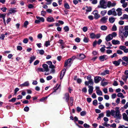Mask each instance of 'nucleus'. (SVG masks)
Here are the masks:
<instances>
[{
    "instance_id": "f257e3e1",
    "label": "nucleus",
    "mask_w": 128,
    "mask_h": 128,
    "mask_svg": "<svg viewBox=\"0 0 128 128\" xmlns=\"http://www.w3.org/2000/svg\"><path fill=\"white\" fill-rule=\"evenodd\" d=\"M119 108L116 107V109L115 111V116H114L115 118H116L118 119H120L122 115L120 114V112L119 109Z\"/></svg>"
},
{
    "instance_id": "f03ea898",
    "label": "nucleus",
    "mask_w": 128,
    "mask_h": 128,
    "mask_svg": "<svg viewBox=\"0 0 128 128\" xmlns=\"http://www.w3.org/2000/svg\"><path fill=\"white\" fill-rule=\"evenodd\" d=\"M108 15H112L114 16H116L117 15V13L115 11V9L113 8L108 11Z\"/></svg>"
},
{
    "instance_id": "7ed1b4c3",
    "label": "nucleus",
    "mask_w": 128,
    "mask_h": 128,
    "mask_svg": "<svg viewBox=\"0 0 128 128\" xmlns=\"http://www.w3.org/2000/svg\"><path fill=\"white\" fill-rule=\"evenodd\" d=\"M36 18L37 20H35V22L36 23L38 24L40 22H44V19L43 17H40L39 16H36Z\"/></svg>"
},
{
    "instance_id": "20e7f679",
    "label": "nucleus",
    "mask_w": 128,
    "mask_h": 128,
    "mask_svg": "<svg viewBox=\"0 0 128 128\" xmlns=\"http://www.w3.org/2000/svg\"><path fill=\"white\" fill-rule=\"evenodd\" d=\"M100 8H107V6L106 4V3L104 0H102L100 1Z\"/></svg>"
},
{
    "instance_id": "39448f33",
    "label": "nucleus",
    "mask_w": 128,
    "mask_h": 128,
    "mask_svg": "<svg viewBox=\"0 0 128 128\" xmlns=\"http://www.w3.org/2000/svg\"><path fill=\"white\" fill-rule=\"evenodd\" d=\"M71 60V58H70L67 60H66L65 61L64 66L65 67L67 66H70L72 64Z\"/></svg>"
},
{
    "instance_id": "423d86ee",
    "label": "nucleus",
    "mask_w": 128,
    "mask_h": 128,
    "mask_svg": "<svg viewBox=\"0 0 128 128\" xmlns=\"http://www.w3.org/2000/svg\"><path fill=\"white\" fill-rule=\"evenodd\" d=\"M108 59V56L106 55H103L100 56L98 58L99 60L101 62L106 60Z\"/></svg>"
},
{
    "instance_id": "0eeeda50",
    "label": "nucleus",
    "mask_w": 128,
    "mask_h": 128,
    "mask_svg": "<svg viewBox=\"0 0 128 128\" xmlns=\"http://www.w3.org/2000/svg\"><path fill=\"white\" fill-rule=\"evenodd\" d=\"M124 32V29L122 26L120 28L119 31V36L122 38H124L123 33Z\"/></svg>"
},
{
    "instance_id": "6e6552de",
    "label": "nucleus",
    "mask_w": 128,
    "mask_h": 128,
    "mask_svg": "<svg viewBox=\"0 0 128 128\" xmlns=\"http://www.w3.org/2000/svg\"><path fill=\"white\" fill-rule=\"evenodd\" d=\"M108 16H106L102 17L100 20V22L102 24H105L107 21Z\"/></svg>"
},
{
    "instance_id": "1a4fd4ad",
    "label": "nucleus",
    "mask_w": 128,
    "mask_h": 128,
    "mask_svg": "<svg viewBox=\"0 0 128 128\" xmlns=\"http://www.w3.org/2000/svg\"><path fill=\"white\" fill-rule=\"evenodd\" d=\"M116 4L115 2H112L110 1H108L107 3L106 6L108 8H110L111 7H113L115 6Z\"/></svg>"
},
{
    "instance_id": "9d476101",
    "label": "nucleus",
    "mask_w": 128,
    "mask_h": 128,
    "mask_svg": "<svg viewBox=\"0 0 128 128\" xmlns=\"http://www.w3.org/2000/svg\"><path fill=\"white\" fill-rule=\"evenodd\" d=\"M63 98L66 101L69 105L68 100L69 99V95L68 93H65L64 95Z\"/></svg>"
},
{
    "instance_id": "9b49d317",
    "label": "nucleus",
    "mask_w": 128,
    "mask_h": 128,
    "mask_svg": "<svg viewBox=\"0 0 128 128\" xmlns=\"http://www.w3.org/2000/svg\"><path fill=\"white\" fill-rule=\"evenodd\" d=\"M93 13L94 16V18L95 19H97L100 17V16L98 14V12L97 10L94 11Z\"/></svg>"
},
{
    "instance_id": "f8f14e48",
    "label": "nucleus",
    "mask_w": 128,
    "mask_h": 128,
    "mask_svg": "<svg viewBox=\"0 0 128 128\" xmlns=\"http://www.w3.org/2000/svg\"><path fill=\"white\" fill-rule=\"evenodd\" d=\"M101 78L99 76H96L94 78V80L95 82L98 83L101 80Z\"/></svg>"
},
{
    "instance_id": "ddd939ff",
    "label": "nucleus",
    "mask_w": 128,
    "mask_h": 128,
    "mask_svg": "<svg viewBox=\"0 0 128 128\" xmlns=\"http://www.w3.org/2000/svg\"><path fill=\"white\" fill-rule=\"evenodd\" d=\"M121 60H122L121 59H120L117 61H114L112 63L115 65V66H117L119 65Z\"/></svg>"
},
{
    "instance_id": "4468645a",
    "label": "nucleus",
    "mask_w": 128,
    "mask_h": 128,
    "mask_svg": "<svg viewBox=\"0 0 128 128\" xmlns=\"http://www.w3.org/2000/svg\"><path fill=\"white\" fill-rule=\"evenodd\" d=\"M42 66L45 72H47L49 71L48 66L47 64H43L42 65Z\"/></svg>"
},
{
    "instance_id": "2eb2a0df",
    "label": "nucleus",
    "mask_w": 128,
    "mask_h": 128,
    "mask_svg": "<svg viewBox=\"0 0 128 128\" xmlns=\"http://www.w3.org/2000/svg\"><path fill=\"white\" fill-rule=\"evenodd\" d=\"M112 38H113L112 34H109L106 37V41L108 42L112 40Z\"/></svg>"
},
{
    "instance_id": "dca6fc26",
    "label": "nucleus",
    "mask_w": 128,
    "mask_h": 128,
    "mask_svg": "<svg viewBox=\"0 0 128 128\" xmlns=\"http://www.w3.org/2000/svg\"><path fill=\"white\" fill-rule=\"evenodd\" d=\"M94 83L92 79L88 80V81H86L85 82V84L86 85L88 86L89 84L93 85Z\"/></svg>"
},
{
    "instance_id": "f3484780",
    "label": "nucleus",
    "mask_w": 128,
    "mask_h": 128,
    "mask_svg": "<svg viewBox=\"0 0 128 128\" xmlns=\"http://www.w3.org/2000/svg\"><path fill=\"white\" fill-rule=\"evenodd\" d=\"M122 9L120 8H118L116 10L117 12V14L118 16H120L122 15Z\"/></svg>"
},
{
    "instance_id": "a211bd4d",
    "label": "nucleus",
    "mask_w": 128,
    "mask_h": 128,
    "mask_svg": "<svg viewBox=\"0 0 128 128\" xmlns=\"http://www.w3.org/2000/svg\"><path fill=\"white\" fill-rule=\"evenodd\" d=\"M116 18L112 16L110 17L108 19L109 22L111 23H113L115 21Z\"/></svg>"
},
{
    "instance_id": "6ab92c4d",
    "label": "nucleus",
    "mask_w": 128,
    "mask_h": 128,
    "mask_svg": "<svg viewBox=\"0 0 128 128\" xmlns=\"http://www.w3.org/2000/svg\"><path fill=\"white\" fill-rule=\"evenodd\" d=\"M88 88H89L88 90L89 94H90L93 92V87L91 86H88Z\"/></svg>"
},
{
    "instance_id": "aec40b11",
    "label": "nucleus",
    "mask_w": 128,
    "mask_h": 128,
    "mask_svg": "<svg viewBox=\"0 0 128 128\" xmlns=\"http://www.w3.org/2000/svg\"><path fill=\"white\" fill-rule=\"evenodd\" d=\"M66 71V70L65 69H63L61 73L60 77V79H62V78L64 76V74Z\"/></svg>"
},
{
    "instance_id": "412c9836",
    "label": "nucleus",
    "mask_w": 128,
    "mask_h": 128,
    "mask_svg": "<svg viewBox=\"0 0 128 128\" xmlns=\"http://www.w3.org/2000/svg\"><path fill=\"white\" fill-rule=\"evenodd\" d=\"M112 42L114 45L119 44H120V41L118 40H113L112 41Z\"/></svg>"
},
{
    "instance_id": "4be33fe9",
    "label": "nucleus",
    "mask_w": 128,
    "mask_h": 128,
    "mask_svg": "<svg viewBox=\"0 0 128 128\" xmlns=\"http://www.w3.org/2000/svg\"><path fill=\"white\" fill-rule=\"evenodd\" d=\"M47 20L49 22H52L54 21V20L53 17L51 16H49L46 18Z\"/></svg>"
},
{
    "instance_id": "5701e85b",
    "label": "nucleus",
    "mask_w": 128,
    "mask_h": 128,
    "mask_svg": "<svg viewBox=\"0 0 128 128\" xmlns=\"http://www.w3.org/2000/svg\"><path fill=\"white\" fill-rule=\"evenodd\" d=\"M29 84L28 81H26L24 82L23 84H21L20 86L21 87L27 86H29Z\"/></svg>"
},
{
    "instance_id": "b1692460",
    "label": "nucleus",
    "mask_w": 128,
    "mask_h": 128,
    "mask_svg": "<svg viewBox=\"0 0 128 128\" xmlns=\"http://www.w3.org/2000/svg\"><path fill=\"white\" fill-rule=\"evenodd\" d=\"M122 116L124 120L127 121H128V117L126 113H123L122 114Z\"/></svg>"
},
{
    "instance_id": "393cba45",
    "label": "nucleus",
    "mask_w": 128,
    "mask_h": 128,
    "mask_svg": "<svg viewBox=\"0 0 128 128\" xmlns=\"http://www.w3.org/2000/svg\"><path fill=\"white\" fill-rule=\"evenodd\" d=\"M46 2V4L47 5H49L51 4L53 0H45Z\"/></svg>"
},
{
    "instance_id": "a878e982",
    "label": "nucleus",
    "mask_w": 128,
    "mask_h": 128,
    "mask_svg": "<svg viewBox=\"0 0 128 128\" xmlns=\"http://www.w3.org/2000/svg\"><path fill=\"white\" fill-rule=\"evenodd\" d=\"M85 57L84 55L83 54H81L79 56V59L82 60L84 59Z\"/></svg>"
},
{
    "instance_id": "bb28decb",
    "label": "nucleus",
    "mask_w": 128,
    "mask_h": 128,
    "mask_svg": "<svg viewBox=\"0 0 128 128\" xmlns=\"http://www.w3.org/2000/svg\"><path fill=\"white\" fill-rule=\"evenodd\" d=\"M36 58V56H31L30 58V60H29L30 63L31 64L32 62Z\"/></svg>"
},
{
    "instance_id": "cd10ccee",
    "label": "nucleus",
    "mask_w": 128,
    "mask_h": 128,
    "mask_svg": "<svg viewBox=\"0 0 128 128\" xmlns=\"http://www.w3.org/2000/svg\"><path fill=\"white\" fill-rule=\"evenodd\" d=\"M90 38L92 39L95 38V34L94 33L92 32L89 33Z\"/></svg>"
},
{
    "instance_id": "c85d7f7f",
    "label": "nucleus",
    "mask_w": 128,
    "mask_h": 128,
    "mask_svg": "<svg viewBox=\"0 0 128 128\" xmlns=\"http://www.w3.org/2000/svg\"><path fill=\"white\" fill-rule=\"evenodd\" d=\"M9 13L10 14H12V13H15L16 12V10H15V9L11 8L9 10Z\"/></svg>"
},
{
    "instance_id": "c756f323",
    "label": "nucleus",
    "mask_w": 128,
    "mask_h": 128,
    "mask_svg": "<svg viewBox=\"0 0 128 128\" xmlns=\"http://www.w3.org/2000/svg\"><path fill=\"white\" fill-rule=\"evenodd\" d=\"M100 29L103 30H106L107 29V27L104 25L102 26L100 28Z\"/></svg>"
},
{
    "instance_id": "7c9ffc66",
    "label": "nucleus",
    "mask_w": 128,
    "mask_h": 128,
    "mask_svg": "<svg viewBox=\"0 0 128 128\" xmlns=\"http://www.w3.org/2000/svg\"><path fill=\"white\" fill-rule=\"evenodd\" d=\"M117 96L118 97L121 98H123L124 96H123V94L121 92H119L117 94Z\"/></svg>"
},
{
    "instance_id": "2f4dec72",
    "label": "nucleus",
    "mask_w": 128,
    "mask_h": 128,
    "mask_svg": "<svg viewBox=\"0 0 128 128\" xmlns=\"http://www.w3.org/2000/svg\"><path fill=\"white\" fill-rule=\"evenodd\" d=\"M96 93L99 96H102V92L100 90H96Z\"/></svg>"
},
{
    "instance_id": "473e14b6",
    "label": "nucleus",
    "mask_w": 128,
    "mask_h": 128,
    "mask_svg": "<svg viewBox=\"0 0 128 128\" xmlns=\"http://www.w3.org/2000/svg\"><path fill=\"white\" fill-rule=\"evenodd\" d=\"M98 115V117L97 118L98 120H100L101 118L103 117L104 115L103 113H102L99 114Z\"/></svg>"
},
{
    "instance_id": "72a5a7b5",
    "label": "nucleus",
    "mask_w": 128,
    "mask_h": 128,
    "mask_svg": "<svg viewBox=\"0 0 128 128\" xmlns=\"http://www.w3.org/2000/svg\"><path fill=\"white\" fill-rule=\"evenodd\" d=\"M74 102V99L72 97L70 98V105L71 106H72L73 105V102Z\"/></svg>"
},
{
    "instance_id": "f704fd0d",
    "label": "nucleus",
    "mask_w": 128,
    "mask_h": 128,
    "mask_svg": "<svg viewBox=\"0 0 128 128\" xmlns=\"http://www.w3.org/2000/svg\"><path fill=\"white\" fill-rule=\"evenodd\" d=\"M86 10L87 12H90L92 10V8L91 7H88L87 6H86Z\"/></svg>"
},
{
    "instance_id": "c9c22d12",
    "label": "nucleus",
    "mask_w": 128,
    "mask_h": 128,
    "mask_svg": "<svg viewBox=\"0 0 128 128\" xmlns=\"http://www.w3.org/2000/svg\"><path fill=\"white\" fill-rule=\"evenodd\" d=\"M122 59L128 63V57L127 56H124L122 58Z\"/></svg>"
},
{
    "instance_id": "e433bc0d",
    "label": "nucleus",
    "mask_w": 128,
    "mask_h": 128,
    "mask_svg": "<svg viewBox=\"0 0 128 128\" xmlns=\"http://www.w3.org/2000/svg\"><path fill=\"white\" fill-rule=\"evenodd\" d=\"M89 38L86 37H84L83 39V41L85 42H88L89 41Z\"/></svg>"
},
{
    "instance_id": "4c0bfd02",
    "label": "nucleus",
    "mask_w": 128,
    "mask_h": 128,
    "mask_svg": "<svg viewBox=\"0 0 128 128\" xmlns=\"http://www.w3.org/2000/svg\"><path fill=\"white\" fill-rule=\"evenodd\" d=\"M126 48V46H120L119 47V48L121 50H124Z\"/></svg>"
},
{
    "instance_id": "58836bf2",
    "label": "nucleus",
    "mask_w": 128,
    "mask_h": 128,
    "mask_svg": "<svg viewBox=\"0 0 128 128\" xmlns=\"http://www.w3.org/2000/svg\"><path fill=\"white\" fill-rule=\"evenodd\" d=\"M126 37L128 35V31H125L123 32V34Z\"/></svg>"
},
{
    "instance_id": "ea45409f",
    "label": "nucleus",
    "mask_w": 128,
    "mask_h": 128,
    "mask_svg": "<svg viewBox=\"0 0 128 128\" xmlns=\"http://www.w3.org/2000/svg\"><path fill=\"white\" fill-rule=\"evenodd\" d=\"M106 116L107 117H109L111 114V113L110 110H108L106 111Z\"/></svg>"
},
{
    "instance_id": "a19ab883",
    "label": "nucleus",
    "mask_w": 128,
    "mask_h": 128,
    "mask_svg": "<svg viewBox=\"0 0 128 128\" xmlns=\"http://www.w3.org/2000/svg\"><path fill=\"white\" fill-rule=\"evenodd\" d=\"M64 7L66 8L67 9H69L70 6L69 5L68 3H65L64 4Z\"/></svg>"
},
{
    "instance_id": "79ce46f5",
    "label": "nucleus",
    "mask_w": 128,
    "mask_h": 128,
    "mask_svg": "<svg viewBox=\"0 0 128 128\" xmlns=\"http://www.w3.org/2000/svg\"><path fill=\"white\" fill-rule=\"evenodd\" d=\"M112 31H115L117 30V28L116 26L114 24L112 27Z\"/></svg>"
},
{
    "instance_id": "37998d69",
    "label": "nucleus",
    "mask_w": 128,
    "mask_h": 128,
    "mask_svg": "<svg viewBox=\"0 0 128 128\" xmlns=\"http://www.w3.org/2000/svg\"><path fill=\"white\" fill-rule=\"evenodd\" d=\"M128 78H127V76H123L122 77V79L124 81L126 82Z\"/></svg>"
},
{
    "instance_id": "c03bdc74",
    "label": "nucleus",
    "mask_w": 128,
    "mask_h": 128,
    "mask_svg": "<svg viewBox=\"0 0 128 128\" xmlns=\"http://www.w3.org/2000/svg\"><path fill=\"white\" fill-rule=\"evenodd\" d=\"M39 51V52L41 55H43L44 53V51L42 50H38Z\"/></svg>"
},
{
    "instance_id": "a18cd8bd",
    "label": "nucleus",
    "mask_w": 128,
    "mask_h": 128,
    "mask_svg": "<svg viewBox=\"0 0 128 128\" xmlns=\"http://www.w3.org/2000/svg\"><path fill=\"white\" fill-rule=\"evenodd\" d=\"M86 112L85 111H83L80 113V115L82 116H84L86 114Z\"/></svg>"
},
{
    "instance_id": "49530a36",
    "label": "nucleus",
    "mask_w": 128,
    "mask_h": 128,
    "mask_svg": "<svg viewBox=\"0 0 128 128\" xmlns=\"http://www.w3.org/2000/svg\"><path fill=\"white\" fill-rule=\"evenodd\" d=\"M64 29L65 32H68L69 30V28L67 26H66L64 28Z\"/></svg>"
},
{
    "instance_id": "de8ad7c7",
    "label": "nucleus",
    "mask_w": 128,
    "mask_h": 128,
    "mask_svg": "<svg viewBox=\"0 0 128 128\" xmlns=\"http://www.w3.org/2000/svg\"><path fill=\"white\" fill-rule=\"evenodd\" d=\"M28 22L27 21H26L24 24V26L25 28L27 27V26L28 24Z\"/></svg>"
},
{
    "instance_id": "09e8293b",
    "label": "nucleus",
    "mask_w": 128,
    "mask_h": 128,
    "mask_svg": "<svg viewBox=\"0 0 128 128\" xmlns=\"http://www.w3.org/2000/svg\"><path fill=\"white\" fill-rule=\"evenodd\" d=\"M108 84V83L107 82H101V85L103 86H106Z\"/></svg>"
},
{
    "instance_id": "8fccbe9b",
    "label": "nucleus",
    "mask_w": 128,
    "mask_h": 128,
    "mask_svg": "<svg viewBox=\"0 0 128 128\" xmlns=\"http://www.w3.org/2000/svg\"><path fill=\"white\" fill-rule=\"evenodd\" d=\"M106 11L104 10L101 11L100 14L102 16H104L106 13Z\"/></svg>"
},
{
    "instance_id": "3c124183",
    "label": "nucleus",
    "mask_w": 128,
    "mask_h": 128,
    "mask_svg": "<svg viewBox=\"0 0 128 128\" xmlns=\"http://www.w3.org/2000/svg\"><path fill=\"white\" fill-rule=\"evenodd\" d=\"M52 78V76H49L46 77V79L47 80H51Z\"/></svg>"
},
{
    "instance_id": "603ef678",
    "label": "nucleus",
    "mask_w": 128,
    "mask_h": 128,
    "mask_svg": "<svg viewBox=\"0 0 128 128\" xmlns=\"http://www.w3.org/2000/svg\"><path fill=\"white\" fill-rule=\"evenodd\" d=\"M111 114L112 116H114V115L115 113V111L114 110H112L111 111Z\"/></svg>"
},
{
    "instance_id": "864d4df0",
    "label": "nucleus",
    "mask_w": 128,
    "mask_h": 128,
    "mask_svg": "<svg viewBox=\"0 0 128 128\" xmlns=\"http://www.w3.org/2000/svg\"><path fill=\"white\" fill-rule=\"evenodd\" d=\"M59 42L61 44L60 45L64 44L63 40H59Z\"/></svg>"
},
{
    "instance_id": "5fc2aeb1",
    "label": "nucleus",
    "mask_w": 128,
    "mask_h": 128,
    "mask_svg": "<svg viewBox=\"0 0 128 128\" xmlns=\"http://www.w3.org/2000/svg\"><path fill=\"white\" fill-rule=\"evenodd\" d=\"M6 14H1L0 13V18H4V17H5Z\"/></svg>"
},
{
    "instance_id": "6e6d98bb",
    "label": "nucleus",
    "mask_w": 128,
    "mask_h": 128,
    "mask_svg": "<svg viewBox=\"0 0 128 128\" xmlns=\"http://www.w3.org/2000/svg\"><path fill=\"white\" fill-rule=\"evenodd\" d=\"M80 39L79 38H76L75 39V41L76 42H79L80 41Z\"/></svg>"
},
{
    "instance_id": "4d7b16f0",
    "label": "nucleus",
    "mask_w": 128,
    "mask_h": 128,
    "mask_svg": "<svg viewBox=\"0 0 128 128\" xmlns=\"http://www.w3.org/2000/svg\"><path fill=\"white\" fill-rule=\"evenodd\" d=\"M45 45L47 47L48 46L50 45V42L49 41H47L46 42Z\"/></svg>"
},
{
    "instance_id": "13d9d810",
    "label": "nucleus",
    "mask_w": 128,
    "mask_h": 128,
    "mask_svg": "<svg viewBox=\"0 0 128 128\" xmlns=\"http://www.w3.org/2000/svg\"><path fill=\"white\" fill-rule=\"evenodd\" d=\"M83 31L84 32H86L88 30V28L86 26H84L82 28Z\"/></svg>"
},
{
    "instance_id": "bf43d9fd",
    "label": "nucleus",
    "mask_w": 128,
    "mask_h": 128,
    "mask_svg": "<svg viewBox=\"0 0 128 128\" xmlns=\"http://www.w3.org/2000/svg\"><path fill=\"white\" fill-rule=\"evenodd\" d=\"M98 108L102 110L104 109V107L102 104H100L98 106Z\"/></svg>"
},
{
    "instance_id": "052dcab7",
    "label": "nucleus",
    "mask_w": 128,
    "mask_h": 128,
    "mask_svg": "<svg viewBox=\"0 0 128 128\" xmlns=\"http://www.w3.org/2000/svg\"><path fill=\"white\" fill-rule=\"evenodd\" d=\"M97 101L96 100H94L93 102V104L94 105L96 106L97 105Z\"/></svg>"
},
{
    "instance_id": "680f3d73",
    "label": "nucleus",
    "mask_w": 128,
    "mask_h": 128,
    "mask_svg": "<svg viewBox=\"0 0 128 128\" xmlns=\"http://www.w3.org/2000/svg\"><path fill=\"white\" fill-rule=\"evenodd\" d=\"M5 37L4 35V34H1L0 37V39L3 40Z\"/></svg>"
},
{
    "instance_id": "e2e57ef3",
    "label": "nucleus",
    "mask_w": 128,
    "mask_h": 128,
    "mask_svg": "<svg viewBox=\"0 0 128 128\" xmlns=\"http://www.w3.org/2000/svg\"><path fill=\"white\" fill-rule=\"evenodd\" d=\"M28 41V39L27 38H24L23 40V42L24 43L26 44Z\"/></svg>"
},
{
    "instance_id": "0e129e2a",
    "label": "nucleus",
    "mask_w": 128,
    "mask_h": 128,
    "mask_svg": "<svg viewBox=\"0 0 128 128\" xmlns=\"http://www.w3.org/2000/svg\"><path fill=\"white\" fill-rule=\"evenodd\" d=\"M29 108L28 107V106H26L25 107L24 109V110L25 112H28L29 111Z\"/></svg>"
},
{
    "instance_id": "69168bd1",
    "label": "nucleus",
    "mask_w": 128,
    "mask_h": 128,
    "mask_svg": "<svg viewBox=\"0 0 128 128\" xmlns=\"http://www.w3.org/2000/svg\"><path fill=\"white\" fill-rule=\"evenodd\" d=\"M1 10L3 12H5L7 9L6 8V7L4 8H0Z\"/></svg>"
},
{
    "instance_id": "338daca9",
    "label": "nucleus",
    "mask_w": 128,
    "mask_h": 128,
    "mask_svg": "<svg viewBox=\"0 0 128 128\" xmlns=\"http://www.w3.org/2000/svg\"><path fill=\"white\" fill-rule=\"evenodd\" d=\"M122 4H123L122 5V6L124 8H125L127 6V5L128 2H126Z\"/></svg>"
},
{
    "instance_id": "774afa93",
    "label": "nucleus",
    "mask_w": 128,
    "mask_h": 128,
    "mask_svg": "<svg viewBox=\"0 0 128 128\" xmlns=\"http://www.w3.org/2000/svg\"><path fill=\"white\" fill-rule=\"evenodd\" d=\"M123 16L124 19H128V15L126 14H123Z\"/></svg>"
}]
</instances>
